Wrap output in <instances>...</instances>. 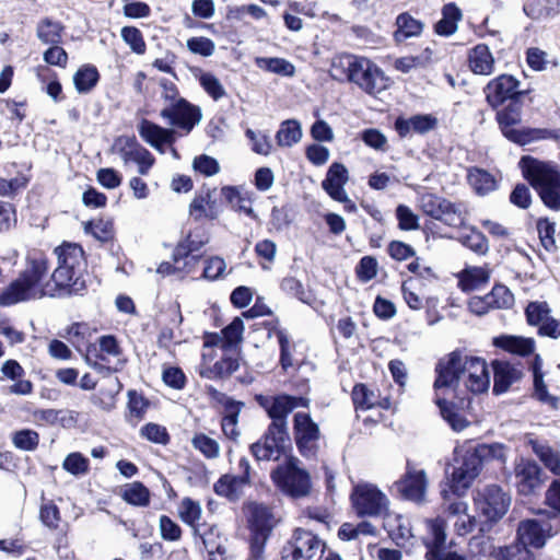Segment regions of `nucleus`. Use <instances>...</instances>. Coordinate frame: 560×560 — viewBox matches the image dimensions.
I'll list each match as a JSON object with an SVG mask.
<instances>
[{
	"mask_svg": "<svg viewBox=\"0 0 560 560\" xmlns=\"http://www.w3.org/2000/svg\"><path fill=\"white\" fill-rule=\"evenodd\" d=\"M48 273V260L43 255L28 259L25 270L0 293V305L9 306L19 302L55 296L61 289L74 285L80 271L58 264L51 275V281L44 282Z\"/></svg>",
	"mask_w": 560,
	"mask_h": 560,
	"instance_id": "f257e3e1",
	"label": "nucleus"
},
{
	"mask_svg": "<svg viewBox=\"0 0 560 560\" xmlns=\"http://www.w3.org/2000/svg\"><path fill=\"white\" fill-rule=\"evenodd\" d=\"M330 74L336 80H347L370 95L385 91L390 80L384 71L365 57L340 55L332 59Z\"/></svg>",
	"mask_w": 560,
	"mask_h": 560,
	"instance_id": "f03ea898",
	"label": "nucleus"
},
{
	"mask_svg": "<svg viewBox=\"0 0 560 560\" xmlns=\"http://www.w3.org/2000/svg\"><path fill=\"white\" fill-rule=\"evenodd\" d=\"M525 179L538 192L544 205L560 211V171L551 163L533 156H523L518 162Z\"/></svg>",
	"mask_w": 560,
	"mask_h": 560,
	"instance_id": "7ed1b4c3",
	"label": "nucleus"
},
{
	"mask_svg": "<svg viewBox=\"0 0 560 560\" xmlns=\"http://www.w3.org/2000/svg\"><path fill=\"white\" fill-rule=\"evenodd\" d=\"M522 113L523 104L520 101L510 102L506 106L497 110L495 121L504 138L518 145H525L552 137V131L549 129L520 127Z\"/></svg>",
	"mask_w": 560,
	"mask_h": 560,
	"instance_id": "20e7f679",
	"label": "nucleus"
},
{
	"mask_svg": "<svg viewBox=\"0 0 560 560\" xmlns=\"http://www.w3.org/2000/svg\"><path fill=\"white\" fill-rule=\"evenodd\" d=\"M280 560H342L310 530L298 528L284 544Z\"/></svg>",
	"mask_w": 560,
	"mask_h": 560,
	"instance_id": "39448f33",
	"label": "nucleus"
},
{
	"mask_svg": "<svg viewBox=\"0 0 560 560\" xmlns=\"http://www.w3.org/2000/svg\"><path fill=\"white\" fill-rule=\"evenodd\" d=\"M250 517L247 520V560H265L266 544L271 535L277 520L271 510L262 504L247 505Z\"/></svg>",
	"mask_w": 560,
	"mask_h": 560,
	"instance_id": "423d86ee",
	"label": "nucleus"
},
{
	"mask_svg": "<svg viewBox=\"0 0 560 560\" xmlns=\"http://www.w3.org/2000/svg\"><path fill=\"white\" fill-rule=\"evenodd\" d=\"M271 479L282 493L293 499L305 498L312 491L311 476L296 457H289L278 465L271 472Z\"/></svg>",
	"mask_w": 560,
	"mask_h": 560,
	"instance_id": "0eeeda50",
	"label": "nucleus"
},
{
	"mask_svg": "<svg viewBox=\"0 0 560 560\" xmlns=\"http://www.w3.org/2000/svg\"><path fill=\"white\" fill-rule=\"evenodd\" d=\"M219 339L220 336L210 335L203 343L200 375L209 380L230 375L238 368L237 357L231 355Z\"/></svg>",
	"mask_w": 560,
	"mask_h": 560,
	"instance_id": "6e6552de",
	"label": "nucleus"
},
{
	"mask_svg": "<svg viewBox=\"0 0 560 560\" xmlns=\"http://www.w3.org/2000/svg\"><path fill=\"white\" fill-rule=\"evenodd\" d=\"M455 465L450 479V489L453 494L462 497L479 475L482 459L475 448L455 450Z\"/></svg>",
	"mask_w": 560,
	"mask_h": 560,
	"instance_id": "1a4fd4ad",
	"label": "nucleus"
},
{
	"mask_svg": "<svg viewBox=\"0 0 560 560\" xmlns=\"http://www.w3.org/2000/svg\"><path fill=\"white\" fill-rule=\"evenodd\" d=\"M112 152L117 154L125 167L136 166L139 175L145 176L155 164L152 153L141 145L133 136H120L115 139Z\"/></svg>",
	"mask_w": 560,
	"mask_h": 560,
	"instance_id": "9d476101",
	"label": "nucleus"
},
{
	"mask_svg": "<svg viewBox=\"0 0 560 560\" xmlns=\"http://www.w3.org/2000/svg\"><path fill=\"white\" fill-rule=\"evenodd\" d=\"M351 502L359 516L377 517L388 510L387 497L372 483L357 485L351 493Z\"/></svg>",
	"mask_w": 560,
	"mask_h": 560,
	"instance_id": "9b49d317",
	"label": "nucleus"
},
{
	"mask_svg": "<svg viewBox=\"0 0 560 560\" xmlns=\"http://www.w3.org/2000/svg\"><path fill=\"white\" fill-rule=\"evenodd\" d=\"M511 503L510 495L497 485L485 486L477 491L475 504L488 521H498L506 512Z\"/></svg>",
	"mask_w": 560,
	"mask_h": 560,
	"instance_id": "f8f14e48",
	"label": "nucleus"
},
{
	"mask_svg": "<svg viewBox=\"0 0 560 560\" xmlns=\"http://www.w3.org/2000/svg\"><path fill=\"white\" fill-rule=\"evenodd\" d=\"M465 365V357L459 351H454L442 358L436 366L434 381L435 398L442 396V390H455L462 382V369Z\"/></svg>",
	"mask_w": 560,
	"mask_h": 560,
	"instance_id": "ddd939ff",
	"label": "nucleus"
},
{
	"mask_svg": "<svg viewBox=\"0 0 560 560\" xmlns=\"http://www.w3.org/2000/svg\"><path fill=\"white\" fill-rule=\"evenodd\" d=\"M287 428L270 424L264 442L255 443L250 450L258 460H278L289 443Z\"/></svg>",
	"mask_w": 560,
	"mask_h": 560,
	"instance_id": "4468645a",
	"label": "nucleus"
},
{
	"mask_svg": "<svg viewBox=\"0 0 560 560\" xmlns=\"http://www.w3.org/2000/svg\"><path fill=\"white\" fill-rule=\"evenodd\" d=\"M518 86L520 82L514 77L501 74L485 86L486 101L493 109L506 101H518V96L522 94Z\"/></svg>",
	"mask_w": 560,
	"mask_h": 560,
	"instance_id": "2eb2a0df",
	"label": "nucleus"
},
{
	"mask_svg": "<svg viewBox=\"0 0 560 560\" xmlns=\"http://www.w3.org/2000/svg\"><path fill=\"white\" fill-rule=\"evenodd\" d=\"M160 116L167 120L170 125L183 129L188 133L197 124H199L201 119V112L197 106L191 105L183 98L175 105L162 107Z\"/></svg>",
	"mask_w": 560,
	"mask_h": 560,
	"instance_id": "dca6fc26",
	"label": "nucleus"
},
{
	"mask_svg": "<svg viewBox=\"0 0 560 560\" xmlns=\"http://www.w3.org/2000/svg\"><path fill=\"white\" fill-rule=\"evenodd\" d=\"M542 471L538 464L532 459L521 457L514 465V478L517 491L529 495L542 486Z\"/></svg>",
	"mask_w": 560,
	"mask_h": 560,
	"instance_id": "f3484780",
	"label": "nucleus"
},
{
	"mask_svg": "<svg viewBox=\"0 0 560 560\" xmlns=\"http://www.w3.org/2000/svg\"><path fill=\"white\" fill-rule=\"evenodd\" d=\"M460 383L471 393L486 392L490 386V374L486 361L480 358L465 355Z\"/></svg>",
	"mask_w": 560,
	"mask_h": 560,
	"instance_id": "a211bd4d",
	"label": "nucleus"
},
{
	"mask_svg": "<svg viewBox=\"0 0 560 560\" xmlns=\"http://www.w3.org/2000/svg\"><path fill=\"white\" fill-rule=\"evenodd\" d=\"M294 434L298 447L304 455L313 453L314 444L319 439L318 425L310 415L298 412L294 416Z\"/></svg>",
	"mask_w": 560,
	"mask_h": 560,
	"instance_id": "6ab92c4d",
	"label": "nucleus"
},
{
	"mask_svg": "<svg viewBox=\"0 0 560 560\" xmlns=\"http://www.w3.org/2000/svg\"><path fill=\"white\" fill-rule=\"evenodd\" d=\"M551 529L552 527L548 522L525 520L518 524L517 541L526 547L541 548L545 546L547 538L551 536Z\"/></svg>",
	"mask_w": 560,
	"mask_h": 560,
	"instance_id": "aec40b11",
	"label": "nucleus"
},
{
	"mask_svg": "<svg viewBox=\"0 0 560 560\" xmlns=\"http://www.w3.org/2000/svg\"><path fill=\"white\" fill-rule=\"evenodd\" d=\"M427 476L424 470L408 467L404 478L396 482L398 492L407 500L420 502L427 490Z\"/></svg>",
	"mask_w": 560,
	"mask_h": 560,
	"instance_id": "412c9836",
	"label": "nucleus"
},
{
	"mask_svg": "<svg viewBox=\"0 0 560 560\" xmlns=\"http://www.w3.org/2000/svg\"><path fill=\"white\" fill-rule=\"evenodd\" d=\"M349 179L348 170L341 163H332L322 182L323 189L336 201L347 200L345 185Z\"/></svg>",
	"mask_w": 560,
	"mask_h": 560,
	"instance_id": "4be33fe9",
	"label": "nucleus"
},
{
	"mask_svg": "<svg viewBox=\"0 0 560 560\" xmlns=\"http://www.w3.org/2000/svg\"><path fill=\"white\" fill-rule=\"evenodd\" d=\"M139 136L155 150L164 152V144L174 142L175 131L173 129L163 128L150 120L143 119L138 125Z\"/></svg>",
	"mask_w": 560,
	"mask_h": 560,
	"instance_id": "5701e85b",
	"label": "nucleus"
},
{
	"mask_svg": "<svg viewBox=\"0 0 560 560\" xmlns=\"http://www.w3.org/2000/svg\"><path fill=\"white\" fill-rule=\"evenodd\" d=\"M310 400L305 397H295L281 395L273 399L268 408V415L272 419V424L287 428V416L298 407H307Z\"/></svg>",
	"mask_w": 560,
	"mask_h": 560,
	"instance_id": "b1692460",
	"label": "nucleus"
},
{
	"mask_svg": "<svg viewBox=\"0 0 560 560\" xmlns=\"http://www.w3.org/2000/svg\"><path fill=\"white\" fill-rule=\"evenodd\" d=\"M1 373L5 378L14 382L9 387L10 394L26 396L33 393V383L23 378L25 371L16 360L10 359L4 361L1 366Z\"/></svg>",
	"mask_w": 560,
	"mask_h": 560,
	"instance_id": "393cba45",
	"label": "nucleus"
},
{
	"mask_svg": "<svg viewBox=\"0 0 560 560\" xmlns=\"http://www.w3.org/2000/svg\"><path fill=\"white\" fill-rule=\"evenodd\" d=\"M493 365V392L505 393L510 386L522 377V371L505 361H494Z\"/></svg>",
	"mask_w": 560,
	"mask_h": 560,
	"instance_id": "a878e982",
	"label": "nucleus"
},
{
	"mask_svg": "<svg viewBox=\"0 0 560 560\" xmlns=\"http://www.w3.org/2000/svg\"><path fill=\"white\" fill-rule=\"evenodd\" d=\"M219 212L220 208L209 189L197 195L189 206V214L192 215L196 221L206 219L213 220Z\"/></svg>",
	"mask_w": 560,
	"mask_h": 560,
	"instance_id": "bb28decb",
	"label": "nucleus"
},
{
	"mask_svg": "<svg viewBox=\"0 0 560 560\" xmlns=\"http://www.w3.org/2000/svg\"><path fill=\"white\" fill-rule=\"evenodd\" d=\"M439 205L434 217L435 220L453 228L462 226L465 223L466 210L463 203L452 202L440 197Z\"/></svg>",
	"mask_w": 560,
	"mask_h": 560,
	"instance_id": "cd10ccee",
	"label": "nucleus"
},
{
	"mask_svg": "<svg viewBox=\"0 0 560 560\" xmlns=\"http://www.w3.org/2000/svg\"><path fill=\"white\" fill-rule=\"evenodd\" d=\"M493 345L506 352L521 357L529 355L535 350V340L521 336L502 335L493 339Z\"/></svg>",
	"mask_w": 560,
	"mask_h": 560,
	"instance_id": "c85d7f7f",
	"label": "nucleus"
},
{
	"mask_svg": "<svg viewBox=\"0 0 560 560\" xmlns=\"http://www.w3.org/2000/svg\"><path fill=\"white\" fill-rule=\"evenodd\" d=\"M469 67L476 74L489 75L494 70V58L485 44L475 46L468 55Z\"/></svg>",
	"mask_w": 560,
	"mask_h": 560,
	"instance_id": "c756f323",
	"label": "nucleus"
},
{
	"mask_svg": "<svg viewBox=\"0 0 560 560\" xmlns=\"http://www.w3.org/2000/svg\"><path fill=\"white\" fill-rule=\"evenodd\" d=\"M490 280V272L483 267H466L458 273V285L465 291H474L483 288Z\"/></svg>",
	"mask_w": 560,
	"mask_h": 560,
	"instance_id": "7c9ffc66",
	"label": "nucleus"
},
{
	"mask_svg": "<svg viewBox=\"0 0 560 560\" xmlns=\"http://www.w3.org/2000/svg\"><path fill=\"white\" fill-rule=\"evenodd\" d=\"M532 371L534 376V395L535 397L553 408L558 406L559 399L548 393L547 386L544 382L542 373V359L539 354H535L532 362Z\"/></svg>",
	"mask_w": 560,
	"mask_h": 560,
	"instance_id": "2f4dec72",
	"label": "nucleus"
},
{
	"mask_svg": "<svg viewBox=\"0 0 560 560\" xmlns=\"http://www.w3.org/2000/svg\"><path fill=\"white\" fill-rule=\"evenodd\" d=\"M462 18V10L454 2L444 4L442 8V19L435 24V32L443 36L453 35L457 31L458 22Z\"/></svg>",
	"mask_w": 560,
	"mask_h": 560,
	"instance_id": "473e14b6",
	"label": "nucleus"
},
{
	"mask_svg": "<svg viewBox=\"0 0 560 560\" xmlns=\"http://www.w3.org/2000/svg\"><path fill=\"white\" fill-rule=\"evenodd\" d=\"M528 445L546 468L552 474L560 476V453L558 451L532 438L528 440Z\"/></svg>",
	"mask_w": 560,
	"mask_h": 560,
	"instance_id": "72a5a7b5",
	"label": "nucleus"
},
{
	"mask_svg": "<svg viewBox=\"0 0 560 560\" xmlns=\"http://www.w3.org/2000/svg\"><path fill=\"white\" fill-rule=\"evenodd\" d=\"M302 136L301 122L296 119H287L280 124L276 133V141L281 148H291L301 141Z\"/></svg>",
	"mask_w": 560,
	"mask_h": 560,
	"instance_id": "f704fd0d",
	"label": "nucleus"
},
{
	"mask_svg": "<svg viewBox=\"0 0 560 560\" xmlns=\"http://www.w3.org/2000/svg\"><path fill=\"white\" fill-rule=\"evenodd\" d=\"M245 489V478L232 475L222 476L214 485V491L218 495L225 497L230 501L241 498Z\"/></svg>",
	"mask_w": 560,
	"mask_h": 560,
	"instance_id": "c9c22d12",
	"label": "nucleus"
},
{
	"mask_svg": "<svg viewBox=\"0 0 560 560\" xmlns=\"http://www.w3.org/2000/svg\"><path fill=\"white\" fill-rule=\"evenodd\" d=\"M57 255L58 264L70 267L81 272L83 265V249L78 244L63 243L55 249Z\"/></svg>",
	"mask_w": 560,
	"mask_h": 560,
	"instance_id": "e433bc0d",
	"label": "nucleus"
},
{
	"mask_svg": "<svg viewBox=\"0 0 560 560\" xmlns=\"http://www.w3.org/2000/svg\"><path fill=\"white\" fill-rule=\"evenodd\" d=\"M209 241L203 230L196 229L184 241H182L175 248L176 259L183 257H190L194 259L192 254H197L200 248Z\"/></svg>",
	"mask_w": 560,
	"mask_h": 560,
	"instance_id": "4c0bfd02",
	"label": "nucleus"
},
{
	"mask_svg": "<svg viewBox=\"0 0 560 560\" xmlns=\"http://www.w3.org/2000/svg\"><path fill=\"white\" fill-rule=\"evenodd\" d=\"M467 178L474 191L479 196L488 195L497 188L493 175L482 168H470Z\"/></svg>",
	"mask_w": 560,
	"mask_h": 560,
	"instance_id": "58836bf2",
	"label": "nucleus"
},
{
	"mask_svg": "<svg viewBox=\"0 0 560 560\" xmlns=\"http://www.w3.org/2000/svg\"><path fill=\"white\" fill-rule=\"evenodd\" d=\"M243 329V320L237 316L222 330V337L219 339L220 345L233 357L237 354L236 348L242 341Z\"/></svg>",
	"mask_w": 560,
	"mask_h": 560,
	"instance_id": "ea45409f",
	"label": "nucleus"
},
{
	"mask_svg": "<svg viewBox=\"0 0 560 560\" xmlns=\"http://www.w3.org/2000/svg\"><path fill=\"white\" fill-rule=\"evenodd\" d=\"M435 402L440 408L443 419L454 431L460 432L468 427L469 422L457 411L454 404L448 402L444 397L439 395L438 398H435Z\"/></svg>",
	"mask_w": 560,
	"mask_h": 560,
	"instance_id": "a19ab883",
	"label": "nucleus"
},
{
	"mask_svg": "<svg viewBox=\"0 0 560 560\" xmlns=\"http://www.w3.org/2000/svg\"><path fill=\"white\" fill-rule=\"evenodd\" d=\"M195 78L198 80L203 91L213 101L218 102L225 97L226 91L219 78H217L213 73L198 69L195 72Z\"/></svg>",
	"mask_w": 560,
	"mask_h": 560,
	"instance_id": "79ce46f5",
	"label": "nucleus"
},
{
	"mask_svg": "<svg viewBox=\"0 0 560 560\" xmlns=\"http://www.w3.org/2000/svg\"><path fill=\"white\" fill-rule=\"evenodd\" d=\"M66 331L65 337L68 338L77 350L82 351L90 343L93 331L96 330L86 323H74L70 325Z\"/></svg>",
	"mask_w": 560,
	"mask_h": 560,
	"instance_id": "37998d69",
	"label": "nucleus"
},
{
	"mask_svg": "<svg viewBox=\"0 0 560 560\" xmlns=\"http://www.w3.org/2000/svg\"><path fill=\"white\" fill-rule=\"evenodd\" d=\"M100 74L97 69L92 65L80 67L73 75V84L75 90L81 93H89L97 84Z\"/></svg>",
	"mask_w": 560,
	"mask_h": 560,
	"instance_id": "c03bdc74",
	"label": "nucleus"
},
{
	"mask_svg": "<svg viewBox=\"0 0 560 560\" xmlns=\"http://www.w3.org/2000/svg\"><path fill=\"white\" fill-rule=\"evenodd\" d=\"M397 30L394 34L397 42L421 34L422 23L413 19L409 13H401L396 19Z\"/></svg>",
	"mask_w": 560,
	"mask_h": 560,
	"instance_id": "a18cd8bd",
	"label": "nucleus"
},
{
	"mask_svg": "<svg viewBox=\"0 0 560 560\" xmlns=\"http://www.w3.org/2000/svg\"><path fill=\"white\" fill-rule=\"evenodd\" d=\"M121 390V384L116 376L107 378L104 386L101 387L98 394L93 397L94 405L103 409H110L114 407L115 397Z\"/></svg>",
	"mask_w": 560,
	"mask_h": 560,
	"instance_id": "49530a36",
	"label": "nucleus"
},
{
	"mask_svg": "<svg viewBox=\"0 0 560 560\" xmlns=\"http://www.w3.org/2000/svg\"><path fill=\"white\" fill-rule=\"evenodd\" d=\"M121 498L135 506H147L150 503L149 489L139 481H133L124 486Z\"/></svg>",
	"mask_w": 560,
	"mask_h": 560,
	"instance_id": "de8ad7c7",
	"label": "nucleus"
},
{
	"mask_svg": "<svg viewBox=\"0 0 560 560\" xmlns=\"http://www.w3.org/2000/svg\"><path fill=\"white\" fill-rule=\"evenodd\" d=\"M156 94V97L151 96L153 102H161L162 107H168L182 101L183 97L179 96L177 86L165 79H161L156 81L155 90L153 91Z\"/></svg>",
	"mask_w": 560,
	"mask_h": 560,
	"instance_id": "09e8293b",
	"label": "nucleus"
},
{
	"mask_svg": "<svg viewBox=\"0 0 560 560\" xmlns=\"http://www.w3.org/2000/svg\"><path fill=\"white\" fill-rule=\"evenodd\" d=\"M255 62L261 70H266L283 77H292L295 73V67L283 58L257 57Z\"/></svg>",
	"mask_w": 560,
	"mask_h": 560,
	"instance_id": "8fccbe9b",
	"label": "nucleus"
},
{
	"mask_svg": "<svg viewBox=\"0 0 560 560\" xmlns=\"http://www.w3.org/2000/svg\"><path fill=\"white\" fill-rule=\"evenodd\" d=\"M376 529L369 522H361L358 525L351 523H345L338 530V537L341 540H360L361 536H375Z\"/></svg>",
	"mask_w": 560,
	"mask_h": 560,
	"instance_id": "3c124183",
	"label": "nucleus"
},
{
	"mask_svg": "<svg viewBox=\"0 0 560 560\" xmlns=\"http://www.w3.org/2000/svg\"><path fill=\"white\" fill-rule=\"evenodd\" d=\"M242 406V402L226 405V415L222 419L223 433L232 441H237L241 438V431L237 430V417Z\"/></svg>",
	"mask_w": 560,
	"mask_h": 560,
	"instance_id": "603ef678",
	"label": "nucleus"
},
{
	"mask_svg": "<svg viewBox=\"0 0 560 560\" xmlns=\"http://www.w3.org/2000/svg\"><path fill=\"white\" fill-rule=\"evenodd\" d=\"M525 315L527 323L538 329L552 317L551 310L546 302H530L525 310Z\"/></svg>",
	"mask_w": 560,
	"mask_h": 560,
	"instance_id": "864d4df0",
	"label": "nucleus"
},
{
	"mask_svg": "<svg viewBox=\"0 0 560 560\" xmlns=\"http://www.w3.org/2000/svg\"><path fill=\"white\" fill-rule=\"evenodd\" d=\"M83 230L85 234L92 235L100 242H107L113 236V223L105 219L83 222Z\"/></svg>",
	"mask_w": 560,
	"mask_h": 560,
	"instance_id": "5fc2aeb1",
	"label": "nucleus"
},
{
	"mask_svg": "<svg viewBox=\"0 0 560 560\" xmlns=\"http://www.w3.org/2000/svg\"><path fill=\"white\" fill-rule=\"evenodd\" d=\"M180 520L191 527H196L201 518L202 510L200 503L190 498H184L178 506Z\"/></svg>",
	"mask_w": 560,
	"mask_h": 560,
	"instance_id": "6e6d98bb",
	"label": "nucleus"
},
{
	"mask_svg": "<svg viewBox=\"0 0 560 560\" xmlns=\"http://www.w3.org/2000/svg\"><path fill=\"white\" fill-rule=\"evenodd\" d=\"M12 444L18 450L33 452L38 447L39 434L31 429H22L12 434Z\"/></svg>",
	"mask_w": 560,
	"mask_h": 560,
	"instance_id": "4d7b16f0",
	"label": "nucleus"
},
{
	"mask_svg": "<svg viewBox=\"0 0 560 560\" xmlns=\"http://www.w3.org/2000/svg\"><path fill=\"white\" fill-rule=\"evenodd\" d=\"M62 468L72 476H84L90 470V462L83 454L73 452L66 456Z\"/></svg>",
	"mask_w": 560,
	"mask_h": 560,
	"instance_id": "13d9d810",
	"label": "nucleus"
},
{
	"mask_svg": "<svg viewBox=\"0 0 560 560\" xmlns=\"http://www.w3.org/2000/svg\"><path fill=\"white\" fill-rule=\"evenodd\" d=\"M62 27L51 20H43L37 26V37L44 44H58L61 40Z\"/></svg>",
	"mask_w": 560,
	"mask_h": 560,
	"instance_id": "bf43d9fd",
	"label": "nucleus"
},
{
	"mask_svg": "<svg viewBox=\"0 0 560 560\" xmlns=\"http://www.w3.org/2000/svg\"><path fill=\"white\" fill-rule=\"evenodd\" d=\"M462 244L478 255H486L489 250L487 237L479 231L471 229L460 237Z\"/></svg>",
	"mask_w": 560,
	"mask_h": 560,
	"instance_id": "052dcab7",
	"label": "nucleus"
},
{
	"mask_svg": "<svg viewBox=\"0 0 560 560\" xmlns=\"http://www.w3.org/2000/svg\"><path fill=\"white\" fill-rule=\"evenodd\" d=\"M352 400L357 409L368 410L377 402L376 395L364 384H358L352 389Z\"/></svg>",
	"mask_w": 560,
	"mask_h": 560,
	"instance_id": "680f3d73",
	"label": "nucleus"
},
{
	"mask_svg": "<svg viewBox=\"0 0 560 560\" xmlns=\"http://www.w3.org/2000/svg\"><path fill=\"white\" fill-rule=\"evenodd\" d=\"M247 138L252 142V150L260 155H269L272 151V142L268 131H253L247 129Z\"/></svg>",
	"mask_w": 560,
	"mask_h": 560,
	"instance_id": "e2e57ef3",
	"label": "nucleus"
},
{
	"mask_svg": "<svg viewBox=\"0 0 560 560\" xmlns=\"http://www.w3.org/2000/svg\"><path fill=\"white\" fill-rule=\"evenodd\" d=\"M537 231L541 245L547 252L556 250V224L548 219H539L537 222Z\"/></svg>",
	"mask_w": 560,
	"mask_h": 560,
	"instance_id": "0e129e2a",
	"label": "nucleus"
},
{
	"mask_svg": "<svg viewBox=\"0 0 560 560\" xmlns=\"http://www.w3.org/2000/svg\"><path fill=\"white\" fill-rule=\"evenodd\" d=\"M121 37L124 42L130 47V49L142 55L145 51V43L143 40L141 32L133 26H125L121 28Z\"/></svg>",
	"mask_w": 560,
	"mask_h": 560,
	"instance_id": "69168bd1",
	"label": "nucleus"
},
{
	"mask_svg": "<svg viewBox=\"0 0 560 560\" xmlns=\"http://www.w3.org/2000/svg\"><path fill=\"white\" fill-rule=\"evenodd\" d=\"M396 218L398 226L402 231H413L420 226L418 215L408 206L399 205L396 208Z\"/></svg>",
	"mask_w": 560,
	"mask_h": 560,
	"instance_id": "338daca9",
	"label": "nucleus"
},
{
	"mask_svg": "<svg viewBox=\"0 0 560 560\" xmlns=\"http://www.w3.org/2000/svg\"><path fill=\"white\" fill-rule=\"evenodd\" d=\"M500 558L501 560H535L534 555L520 541L500 549Z\"/></svg>",
	"mask_w": 560,
	"mask_h": 560,
	"instance_id": "774afa93",
	"label": "nucleus"
}]
</instances>
